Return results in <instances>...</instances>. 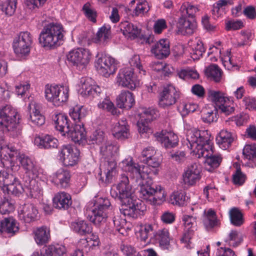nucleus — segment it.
Listing matches in <instances>:
<instances>
[{
  "label": "nucleus",
  "mask_w": 256,
  "mask_h": 256,
  "mask_svg": "<svg viewBox=\"0 0 256 256\" xmlns=\"http://www.w3.org/2000/svg\"><path fill=\"white\" fill-rule=\"evenodd\" d=\"M82 10L86 17L91 22H96L97 16L96 12L92 8L89 3H86L82 8Z\"/></svg>",
  "instance_id": "55"
},
{
  "label": "nucleus",
  "mask_w": 256,
  "mask_h": 256,
  "mask_svg": "<svg viewBox=\"0 0 256 256\" xmlns=\"http://www.w3.org/2000/svg\"><path fill=\"white\" fill-rule=\"evenodd\" d=\"M182 220L184 222L185 230L186 232L184 233L181 240L183 242H187L190 241L191 236L194 232L196 224V218L190 216L185 215L183 216Z\"/></svg>",
  "instance_id": "30"
},
{
  "label": "nucleus",
  "mask_w": 256,
  "mask_h": 256,
  "mask_svg": "<svg viewBox=\"0 0 256 256\" xmlns=\"http://www.w3.org/2000/svg\"><path fill=\"white\" fill-rule=\"evenodd\" d=\"M180 16L190 19H194V14L198 10V8L194 6L191 5L188 2L184 3L180 7Z\"/></svg>",
  "instance_id": "43"
},
{
  "label": "nucleus",
  "mask_w": 256,
  "mask_h": 256,
  "mask_svg": "<svg viewBox=\"0 0 256 256\" xmlns=\"http://www.w3.org/2000/svg\"><path fill=\"white\" fill-rule=\"evenodd\" d=\"M231 223L236 226H240L244 222L242 214L237 208H232L230 212Z\"/></svg>",
  "instance_id": "49"
},
{
  "label": "nucleus",
  "mask_w": 256,
  "mask_h": 256,
  "mask_svg": "<svg viewBox=\"0 0 256 256\" xmlns=\"http://www.w3.org/2000/svg\"><path fill=\"white\" fill-rule=\"evenodd\" d=\"M14 41L22 43L32 42V38L29 32H22L19 34Z\"/></svg>",
  "instance_id": "61"
},
{
  "label": "nucleus",
  "mask_w": 256,
  "mask_h": 256,
  "mask_svg": "<svg viewBox=\"0 0 256 256\" xmlns=\"http://www.w3.org/2000/svg\"><path fill=\"white\" fill-rule=\"evenodd\" d=\"M126 202L122 200L120 213L124 216L134 218H137L144 215L146 211V206L144 202L134 198L126 200Z\"/></svg>",
  "instance_id": "7"
},
{
  "label": "nucleus",
  "mask_w": 256,
  "mask_h": 256,
  "mask_svg": "<svg viewBox=\"0 0 256 256\" xmlns=\"http://www.w3.org/2000/svg\"><path fill=\"white\" fill-rule=\"evenodd\" d=\"M243 102L246 109L249 110H256V98L250 96L244 97Z\"/></svg>",
  "instance_id": "64"
},
{
  "label": "nucleus",
  "mask_w": 256,
  "mask_h": 256,
  "mask_svg": "<svg viewBox=\"0 0 256 256\" xmlns=\"http://www.w3.org/2000/svg\"><path fill=\"white\" fill-rule=\"evenodd\" d=\"M89 141L92 144L102 146L106 141L104 132L100 130H95L90 136Z\"/></svg>",
  "instance_id": "50"
},
{
  "label": "nucleus",
  "mask_w": 256,
  "mask_h": 256,
  "mask_svg": "<svg viewBox=\"0 0 256 256\" xmlns=\"http://www.w3.org/2000/svg\"><path fill=\"white\" fill-rule=\"evenodd\" d=\"M236 164V170L232 175V181L234 184L242 186L245 182L246 176L241 171L240 166Z\"/></svg>",
  "instance_id": "53"
},
{
  "label": "nucleus",
  "mask_w": 256,
  "mask_h": 256,
  "mask_svg": "<svg viewBox=\"0 0 256 256\" xmlns=\"http://www.w3.org/2000/svg\"><path fill=\"white\" fill-rule=\"evenodd\" d=\"M151 51L159 59L168 57L170 54V42L167 38L159 40L152 48Z\"/></svg>",
  "instance_id": "21"
},
{
  "label": "nucleus",
  "mask_w": 256,
  "mask_h": 256,
  "mask_svg": "<svg viewBox=\"0 0 256 256\" xmlns=\"http://www.w3.org/2000/svg\"><path fill=\"white\" fill-rule=\"evenodd\" d=\"M119 150V146L115 142L106 141L100 146V152L106 158L112 157L117 154Z\"/></svg>",
  "instance_id": "36"
},
{
  "label": "nucleus",
  "mask_w": 256,
  "mask_h": 256,
  "mask_svg": "<svg viewBox=\"0 0 256 256\" xmlns=\"http://www.w3.org/2000/svg\"><path fill=\"white\" fill-rule=\"evenodd\" d=\"M19 160L26 170V173L22 178L24 186L20 183L23 190L18 194H12L19 196L23 192H25L31 198H36L41 192L38 183L34 178L38 174V168L34 161L28 156L22 154L19 156Z\"/></svg>",
  "instance_id": "3"
},
{
  "label": "nucleus",
  "mask_w": 256,
  "mask_h": 256,
  "mask_svg": "<svg viewBox=\"0 0 256 256\" xmlns=\"http://www.w3.org/2000/svg\"><path fill=\"white\" fill-rule=\"evenodd\" d=\"M120 26L123 34L131 39H134L140 36V30L128 21L122 22Z\"/></svg>",
  "instance_id": "33"
},
{
  "label": "nucleus",
  "mask_w": 256,
  "mask_h": 256,
  "mask_svg": "<svg viewBox=\"0 0 256 256\" xmlns=\"http://www.w3.org/2000/svg\"><path fill=\"white\" fill-rule=\"evenodd\" d=\"M16 0H6V1L2 4V10L5 12V14L8 16H12L15 12L16 10Z\"/></svg>",
  "instance_id": "51"
},
{
  "label": "nucleus",
  "mask_w": 256,
  "mask_h": 256,
  "mask_svg": "<svg viewBox=\"0 0 256 256\" xmlns=\"http://www.w3.org/2000/svg\"><path fill=\"white\" fill-rule=\"evenodd\" d=\"M18 230V224L12 217L6 218L0 222V234L4 236H12Z\"/></svg>",
  "instance_id": "16"
},
{
  "label": "nucleus",
  "mask_w": 256,
  "mask_h": 256,
  "mask_svg": "<svg viewBox=\"0 0 256 256\" xmlns=\"http://www.w3.org/2000/svg\"><path fill=\"white\" fill-rule=\"evenodd\" d=\"M68 98V88L66 86H60L53 104L55 106H60L62 103L66 102Z\"/></svg>",
  "instance_id": "44"
},
{
  "label": "nucleus",
  "mask_w": 256,
  "mask_h": 256,
  "mask_svg": "<svg viewBox=\"0 0 256 256\" xmlns=\"http://www.w3.org/2000/svg\"><path fill=\"white\" fill-rule=\"evenodd\" d=\"M34 240L40 246L44 245L48 242L50 239L49 229L46 226L38 228L34 232Z\"/></svg>",
  "instance_id": "35"
},
{
  "label": "nucleus",
  "mask_w": 256,
  "mask_h": 256,
  "mask_svg": "<svg viewBox=\"0 0 256 256\" xmlns=\"http://www.w3.org/2000/svg\"><path fill=\"white\" fill-rule=\"evenodd\" d=\"M170 234L168 230H159L154 234L153 236L148 241L152 244L158 243L164 248H168L170 244Z\"/></svg>",
  "instance_id": "28"
},
{
  "label": "nucleus",
  "mask_w": 256,
  "mask_h": 256,
  "mask_svg": "<svg viewBox=\"0 0 256 256\" xmlns=\"http://www.w3.org/2000/svg\"><path fill=\"white\" fill-rule=\"evenodd\" d=\"M201 167L196 164H194L188 166L183 174L184 181L185 184L193 185L201 178Z\"/></svg>",
  "instance_id": "18"
},
{
  "label": "nucleus",
  "mask_w": 256,
  "mask_h": 256,
  "mask_svg": "<svg viewBox=\"0 0 256 256\" xmlns=\"http://www.w3.org/2000/svg\"><path fill=\"white\" fill-rule=\"evenodd\" d=\"M244 158L254 163L256 166V145H246L242 151Z\"/></svg>",
  "instance_id": "45"
},
{
  "label": "nucleus",
  "mask_w": 256,
  "mask_h": 256,
  "mask_svg": "<svg viewBox=\"0 0 256 256\" xmlns=\"http://www.w3.org/2000/svg\"><path fill=\"white\" fill-rule=\"evenodd\" d=\"M59 88L60 86H50L46 85V86L45 98L48 101L52 102L54 104Z\"/></svg>",
  "instance_id": "52"
},
{
  "label": "nucleus",
  "mask_w": 256,
  "mask_h": 256,
  "mask_svg": "<svg viewBox=\"0 0 256 256\" xmlns=\"http://www.w3.org/2000/svg\"><path fill=\"white\" fill-rule=\"evenodd\" d=\"M218 110L225 116H228L234 112V106H228L225 103L218 106Z\"/></svg>",
  "instance_id": "63"
},
{
  "label": "nucleus",
  "mask_w": 256,
  "mask_h": 256,
  "mask_svg": "<svg viewBox=\"0 0 256 256\" xmlns=\"http://www.w3.org/2000/svg\"><path fill=\"white\" fill-rule=\"evenodd\" d=\"M98 107L107 110L112 115H117L120 113V112H118L117 108L114 107V104L108 100L104 99V100L98 104Z\"/></svg>",
  "instance_id": "56"
},
{
  "label": "nucleus",
  "mask_w": 256,
  "mask_h": 256,
  "mask_svg": "<svg viewBox=\"0 0 256 256\" xmlns=\"http://www.w3.org/2000/svg\"><path fill=\"white\" fill-rule=\"evenodd\" d=\"M112 135L118 140H124L130 136L129 126L125 118L122 119L114 128Z\"/></svg>",
  "instance_id": "29"
},
{
  "label": "nucleus",
  "mask_w": 256,
  "mask_h": 256,
  "mask_svg": "<svg viewBox=\"0 0 256 256\" xmlns=\"http://www.w3.org/2000/svg\"><path fill=\"white\" fill-rule=\"evenodd\" d=\"M19 116L12 106L6 105L0 108V126L4 132L13 138H18L22 133Z\"/></svg>",
  "instance_id": "5"
},
{
  "label": "nucleus",
  "mask_w": 256,
  "mask_h": 256,
  "mask_svg": "<svg viewBox=\"0 0 256 256\" xmlns=\"http://www.w3.org/2000/svg\"><path fill=\"white\" fill-rule=\"evenodd\" d=\"M215 112L213 111L208 112L206 113H204L202 115V120L204 122L210 123L212 122H216L217 120V118L216 114L218 112V108L215 107L214 110Z\"/></svg>",
  "instance_id": "59"
},
{
  "label": "nucleus",
  "mask_w": 256,
  "mask_h": 256,
  "mask_svg": "<svg viewBox=\"0 0 256 256\" xmlns=\"http://www.w3.org/2000/svg\"><path fill=\"white\" fill-rule=\"evenodd\" d=\"M156 192L149 200L153 204H160L165 200L164 190L160 186H156Z\"/></svg>",
  "instance_id": "48"
},
{
  "label": "nucleus",
  "mask_w": 256,
  "mask_h": 256,
  "mask_svg": "<svg viewBox=\"0 0 256 256\" xmlns=\"http://www.w3.org/2000/svg\"><path fill=\"white\" fill-rule=\"evenodd\" d=\"M206 75L218 82L220 80L222 72L218 65L212 64L207 67L205 70Z\"/></svg>",
  "instance_id": "40"
},
{
  "label": "nucleus",
  "mask_w": 256,
  "mask_h": 256,
  "mask_svg": "<svg viewBox=\"0 0 256 256\" xmlns=\"http://www.w3.org/2000/svg\"><path fill=\"white\" fill-rule=\"evenodd\" d=\"M66 252L64 246L58 244L49 246L42 256H63Z\"/></svg>",
  "instance_id": "42"
},
{
  "label": "nucleus",
  "mask_w": 256,
  "mask_h": 256,
  "mask_svg": "<svg viewBox=\"0 0 256 256\" xmlns=\"http://www.w3.org/2000/svg\"><path fill=\"white\" fill-rule=\"evenodd\" d=\"M178 32L183 35L192 34L196 28V24L194 19H190L180 16L177 24Z\"/></svg>",
  "instance_id": "23"
},
{
  "label": "nucleus",
  "mask_w": 256,
  "mask_h": 256,
  "mask_svg": "<svg viewBox=\"0 0 256 256\" xmlns=\"http://www.w3.org/2000/svg\"><path fill=\"white\" fill-rule=\"evenodd\" d=\"M72 204L70 196L66 192H59L53 198V206L58 210H67Z\"/></svg>",
  "instance_id": "25"
},
{
  "label": "nucleus",
  "mask_w": 256,
  "mask_h": 256,
  "mask_svg": "<svg viewBox=\"0 0 256 256\" xmlns=\"http://www.w3.org/2000/svg\"><path fill=\"white\" fill-rule=\"evenodd\" d=\"M154 136L156 140L160 142L166 148H174L178 144V138L174 134H170L168 136H166L162 133L157 132Z\"/></svg>",
  "instance_id": "26"
},
{
  "label": "nucleus",
  "mask_w": 256,
  "mask_h": 256,
  "mask_svg": "<svg viewBox=\"0 0 256 256\" xmlns=\"http://www.w3.org/2000/svg\"><path fill=\"white\" fill-rule=\"evenodd\" d=\"M80 153V150L76 147L64 145L59 152L60 159L66 166H72L78 163Z\"/></svg>",
  "instance_id": "12"
},
{
  "label": "nucleus",
  "mask_w": 256,
  "mask_h": 256,
  "mask_svg": "<svg viewBox=\"0 0 256 256\" xmlns=\"http://www.w3.org/2000/svg\"><path fill=\"white\" fill-rule=\"evenodd\" d=\"M52 120L54 122L56 130L60 132L62 136H66V132H68L72 124L68 117L62 114H54Z\"/></svg>",
  "instance_id": "24"
},
{
  "label": "nucleus",
  "mask_w": 256,
  "mask_h": 256,
  "mask_svg": "<svg viewBox=\"0 0 256 256\" xmlns=\"http://www.w3.org/2000/svg\"><path fill=\"white\" fill-rule=\"evenodd\" d=\"M122 170L128 172V175L132 179H135L136 182L144 180L145 176H147L144 172V167L141 170V166L138 163L132 161V158L123 160L119 164Z\"/></svg>",
  "instance_id": "10"
},
{
  "label": "nucleus",
  "mask_w": 256,
  "mask_h": 256,
  "mask_svg": "<svg viewBox=\"0 0 256 256\" xmlns=\"http://www.w3.org/2000/svg\"><path fill=\"white\" fill-rule=\"evenodd\" d=\"M4 152L8 154V158L4 155L5 158L1 160L3 167L0 168V184H3L6 188L8 193L18 194L23 189L17 174L20 168L18 164L14 162V158L19 157L20 152L16 147L12 144H8L2 148L1 154Z\"/></svg>",
  "instance_id": "1"
},
{
  "label": "nucleus",
  "mask_w": 256,
  "mask_h": 256,
  "mask_svg": "<svg viewBox=\"0 0 256 256\" xmlns=\"http://www.w3.org/2000/svg\"><path fill=\"white\" fill-rule=\"evenodd\" d=\"M117 82L122 87L133 90L139 86V80L133 69L125 68L120 70L117 76Z\"/></svg>",
  "instance_id": "11"
},
{
  "label": "nucleus",
  "mask_w": 256,
  "mask_h": 256,
  "mask_svg": "<svg viewBox=\"0 0 256 256\" xmlns=\"http://www.w3.org/2000/svg\"><path fill=\"white\" fill-rule=\"evenodd\" d=\"M205 132L200 131L196 128H191L187 131L186 140L189 142L188 146L194 152H196L199 156L206 158V169L212 172L219 166L222 158L220 156L213 154L209 140L205 136Z\"/></svg>",
  "instance_id": "2"
},
{
  "label": "nucleus",
  "mask_w": 256,
  "mask_h": 256,
  "mask_svg": "<svg viewBox=\"0 0 256 256\" xmlns=\"http://www.w3.org/2000/svg\"><path fill=\"white\" fill-rule=\"evenodd\" d=\"M117 61L110 56H102L96 62V66L103 76L108 77L114 74L117 69Z\"/></svg>",
  "instance_id": "13"
},
{
  "label": "nucleus",
  "mask_w": 256,
  "mask_h": 256,
  "mask_svg": "<svg viewBox=\"0 0 256 256\" xmlns=\"http://www.w3.org/2000/svg\"><path fill=\"white\" fill-rule=\"evenodd\" d=\"M30 114V119L32 123L36 126H41L44 124L45 118L40 114L39 106L36 103H32L29 104Z\"/></svg>",
  "instance_id": "31"
},
{
  "label": "nucleus",
  "mask_w": 256,
  "mask_h": 256,
  "mask_svg": "<svg viewBox=\"0 0 256 256\" xmlns=\"http://www.w3.org/2000/svg\"><path fill=\"white\" fill-rule=\"evenodd\" d=\"M71 174L70 170L60 168L52 175V182L62 188H67L70 186Z\"/></svg>",
  "instance_id": "20"
},
{
  "label": "nucleus",
  "mask_w": 256,
  "mask_h": 256,
  "mask_svg": "<svg viewBox=\"0 0 256 256\" xmlns=\"http://www.w3.org/2000/svg\"><path fill=\"white\" fill-rule=\"evenodd\" d=\"M244 27V24L242 20L236 21L229 20L226 23V28L227 30H237Z\"/></svg>",
  "instance_id": "62"
},
{
  "label": "nucleus",
  "mask_w": 256,
  "mask_h": 256,
  "mask_svg": "<svg viewBox=\"0 0 256 256\" xmlns=\"http://www.w3.org/2000/svg\"><path fill=\"white\" fill-rule=\"evenodd\" d=\"M32 42L22 43L18 42H13V48L14 53L20 58L28 56L30 50Z\"/></svg>",
  "instance_id": "39"
},
{
  "label": "nucleus",
  "mask_w": 256,
  "mask_h": 256,
  "mask_svg": "<svg viewBox=\"0 0 256 256\" xmlns=\"http://www.w3.org/2000/svg\"><path fill=\"white\" fill-rule=\"evenodd\" d=\"M206 49L204 47V44L201 40H198L194 49L190 53L192 58L194 60L200 59L202 56L203 53L205 52Z\"/></svg>",
  "instance_id": "57"
},
{
  "label": "nucleus",
  "mask_w": 256,
  "mask_h": 256,
  "mask_svg": "<svg viewBox=\"0 0 256 256\" xmlns=\"http://www.w3.org/2000/svg\"><path fill=\"white\" fill-rule=\"evenodd\" d=\"M64 33L61 24L48 23L44 26L40 34L39 42L44 48L54 49L61 44Z\"/></svg>",
  "instance_id": "4"
},
{
  "label": "nucleus",
  "mask_w": 256,
  "mask_h": 256,
  "mask_svg": "<svg viewBox=\"0 0 256 256\" xmlns=\"http://www.w3.org/2000/svg\"><path fill=\"white\" fill-rule=\"evenodd\" d=\"M34 144L40 148L50 150L57 148L58 141L51 135L42 134L36 136Z\"/></svg>",
  "instance_id": "19"
},
{
  "label": "nucleus",
  "mask_w": 256,
  "mask_h": 256,
  "mask_svg": "<svg viewBox=\"0 0 256 256\" xmlns=\"http://www.w3.org/2000/svg\"><path fill=\"white\" fill-rule=\"evenodd\" d=\"M147 6L146 2H139L136 4V6L133 10L132 12L130 13L132 16H138L140 14H144V13L147 12L149 9H148L146 8Z\"/></svg>",
  "instance_id": "58"
},
{
  "label": "nucleus",
  "mask_w": 256,
  "mask_h": 256,
  "mask_svg": "<svg viewBox=\"0 0 256 256\" xmlns=\"http://www.w3.org/2000/svg\"><path fill=\"white\" fill-rule=\"evenodd\" d=\"M66 57L70 64L82 69L89 63L90 54L88 50L80 48L70 52Z\"/></svg>",
  "instance_id": "9"
},
{
  "label": "nucleus",
  "mask_w": 256,
  "mask_h": 256,
  "mask_svg": "<svg viewBox=\"0 0 256 256\" xmlns=\"http://www.w3.org/2000/svg\"><path fill=\"white\" fill-rule=\"evenodd\" d=\"M14 209V205L8 199L4 198L0 202V214H6L12 212Z\"/></svg>",
  "instance_id": "54"
},
{
  "label": "nucleus",
  "mask_w": 256,
  "mask_h": 256,
  "mask_svg": "<svg viewBox=\"0 0 256 256\" xmlns=\"http://www.w3.org/2000/svg\"><path fill=\"white\" fill-rule=\"evenodd\" d=\"M97 206L92 210V214L90 220L96 226L104 223L108 218L106 211L111 206L110 200L107 198H100L97 202Z\"/></svg>",
  "instance_id": "8"
},
{
  "label": "nucleus",
  "mask_w": 256,
  "mask_h": 256,
  "mask_svg": "<svg viewBox=\"0 0 256 256\" xmlns=\"http://www.w3.org/2000/svg\"><path fill=\"white\" fill-rule=\"evenodd\" d=\"M179 98V92L175 88L171 85L168 86L164 87L160 94L159 104L163 107L172 105Z\"/></svg>",
  "instance_id": "14"
},
{
  "label": "nucleus",
  "mask_w": 256,
  "mask_h": 256,
  "mask_svg": "<svg viewBox=\"0 0 256 256\" xmlns=\"http://www.w3.org/2000/svg\"><path fill=\"white\" fill-rule=\"evenodd\" d=\"M118 194L116 196L120 201L127 202L126 200L134 198L132 196L134 190L132 186L130 184L128 176L122 175L121 180L116 186Z\"/></svg>",
  "instance_id": "15"
},
{
  "label": "nucleus",
  "mask_w": 256,
  "mask_h": 256,
  "mask_svg": "<svg viewBox=\"0 0 256 256\" xmlns=\"http://www.w3.org/2000/svg\"><path fill=\"white\" fill-rule=\"evenodd\" d=\"M154 111L153 110H146L144 111V114L145 115L144 121L142 119L140 121H138L137 124L138 129L139 133L141 135H143L144 137L149 136L150 134H152V130L149 127L148 122H150L153 120Z\"/></svg>",
  "instance_id": "22"
},
{
  "label": "nucleus",
  "mask_w": 256,
  "mask_h": 256,
  "mask_svg": "<svg viewBox=\"0 0 256 256\" xmlns=\"http://www.w3.org/2000/svg\"><path fill=\"white\" fill-rule=\"evenodd\" d=\"M38 210L32 204H25L20 207L19 218L25 222L30 223L38 218Z\"/></svg>",
  "instance_id": "17"
},
{
  "label": "nucleus",
  "mask_w": 256,
  "mask_h": 256,
  "mask_svg": "<svg viewBox=\"0 0 256 256\" xmlns=\"http://www.w3.org/2000/svg\"><path fill=\"white\" fill-rule=\"evenodd\" d=\"M207 94L209 100L216 103V108L219 104L225 103L227 98L224 96V94L219 90L209 89L208 90Z\"/></svg>",
  "instance_id": "41"
},
{
  "label": "nucleus",
  "mask_w": 256,
  "mask_h": 256,
  "mask_svg": "<svg viewBox=\"0 0 256 256\" xmlns=\"http://www.w3.org/2000/svg\"><path fill=\"white\" fill-rule=\"evenodd\" d=\"M110 34V28L103 26L99 28L96 36L93 38V41L95 43H99L103 40L104 43L109 39Z\"/></svg>",
  "instance_id": "46"
},
{
  "label": "nucleus",
  "mask_w": 256,
  "mask_h": 256,
  "mask_svg": "<svg viewBox=\"0 0 256 256\" xmlns=\"http://www.w3.org/2000/svg\"><path fill=\"white\" fill-rule=\"evenodd\" d=\"M71 227L75 233L80 236H86L92 232L91 224L84 220L73 222L71 224Z\"/></svg>",
  "instance_id": "34"
},
{
  "label": "nucleus",
  "mask_w": 256,
  "mask_h": 256,
  "mask_svg": "<svg viewBox=\"0 0 256 256\" xmlns=\"http://www.w3.org/2000/svg\"><path fill=\"white\" fill-rule=\"evenodd\" d=\"M234 140L232 134L226 130H221L216 138V143L223 150L228 148Z\"/></svg>",
  "instance_id": "32"
},
{
  "label": "nucleus",
  "mask_w": 256,
  "mask_h": 256,
  "mask_svg": "<svg viewBox=\"0 0 256 256\" xmlns=\"http://www.w3.org/2000/svg\"><path fill=\"white\" fill-rule=\"evenodd\" d=\"M139 184L140 185V192L143 198L147 200L153 196L156 192V185L153 184L151 180L140 182Z\"/></svg>",
  "instance_id": "38"
},
{
  "label": "nucleus",
  "mask_w": 256,
  "mask_h": 256,
  "mask_svg": "<svg viewBox=\"0 0 256 256\" xmlns=\"http://www.w3.org/2000/svg\"><path fill=\"white\" fill-rule=\"evenodd\" d=\"M72 118L76 121L74 126L72 124L68 132H66V136L70 138L71 140L75 143H80L85 138L86 130L84 127V124L81 122L87 114V112L83 106L74 108L73 111L70 112Z\"/></svg>",
  "instance_id": "6"
},
{
  "label": "nucleus",
  "mask_w": 256,
  "mask_h": 256,
  "mask_svg": "<svg viewBox=\"0 0 256 256\" xmlns=\"http://www.w3.org/2000/svg\"><path fill=\"white\" fill-rule=\"evenodd\" d=\"M134 104L133 94L128 91H123L116 98V105L120 108L130 110Z\"/></svg>",
  "instance_id": "27"
},
{
  "label": "nucleus",
  "mask_w": 256,
  "mask_h": 256,
  "mask_svg": "<svg viewBox=\"0 0 256 256\" xmlns=\"http://www.w3.org/2000/svg\"><path fill=\"white\" fill-rule=\"evenodd\" d=\"M197 108L198 106L194 103L182 104V108L180 112L182 116H186L190 113L194 112Z\"/></svg>",
  "instance_id": "60"
},
{
  "label": "nucleus",
  "mask_w": 256,
  "mask_h": 256,
  "mask_svg": "<svg viewBox=\"0 0 256 256\" xmlns=\"http://www.w3.org/2000/svg\"><path fill=\"white\" fill-rule=\"evenodd\" d=\"M82 88L84 90V94L92 96L98 100L102 99L105 97L104 92L98 85H90L88 86V84L84 83Z\"/></svg>",
  "instance_id": "37"
},
{
  "label": "nucleus",
  "mask_w": 256,
  "mask_h": 256,
  "mask_svg": "<svg viewBox=\"0 0 256 256\" xmlns=\"http://www.w3.org/2000/svg\"><path fill=\"white\" fill-rule=\"evenodd\" d=\"M204 224L208 230L212 228L217 225L218 220L216 218V212L214 210L212 209L208 210L204 220Z\"/></svg>",
  "instance_id": "47"
}]
</instances>
